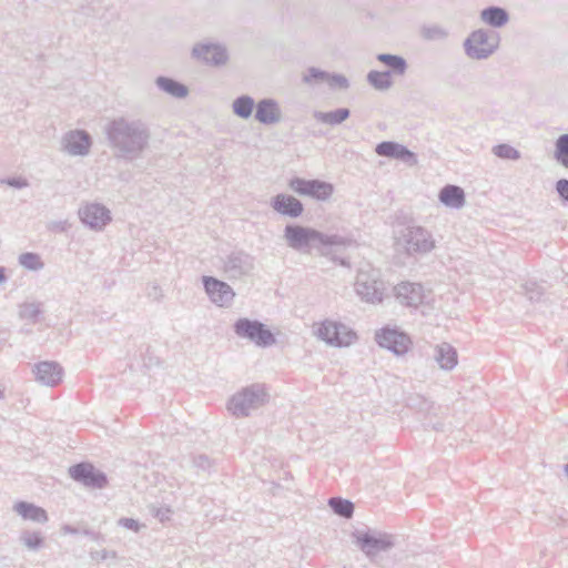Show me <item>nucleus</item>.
Returning a JSON list of instances; mask_svg holds the SVG:
<instances>
[{
    "instance_id": "nucleus-1",
    "label": "nucleus",
    "mask_w": 568,
    "mask_h": 568,
    "mask_svg": "<svg viewBox=\"0 0 568 568\" xmlns=\"http://www.w3.org/2000/svg\"><path fill=\"white\" fill-rule=\"evenodd\" d=\"M268 393L264 384L255 383L235 393L227 403L229 412L236 418L250 416L268 402Z\"/></svg>"
},
{
    "instance_id": "nucleus-2",
    "label": "nucleus",
    "mask_w": 568,
    "mask_h": 568,
    "mask_svg": "<svg viewBox=\"0 0 568 568\" xmlns=\"http://www.w3.org/2000/svg\"><path fill=\"white\" fill-rule=\"evenodd\" d=\"M354 286L356 294L365 303L379 304L384 300L386 284L382 278L379 270L372 267L368 270L361 268Z\"/></svg>"
},
{
    "instance_id": "nucleus-3",
    "label": "nucleus",
    "mask_w": 568,
    "mask_h": 568,
    "mask_svg": "<svg viewBox=\"0 0 568 568\" xmlns=\"http://www.w3.org/2000/svg\"><path fill=\"white\" fill-rule=\"evenodd\" d=\"M233 331L237 337L247 339L257 347L266 348L276 344L274 334L258 320L241 317L233 324Z\"/></svg>"
},
{
    "instance_id": "nucleus-4",
    "label": "nucleus",
    "mask_w": 568,
    "mask_h": 568,
    "mask_svg": "<svg viewBox=\"0 0 568 568\" xmlns=\"http://www.w3.org/2000/svg\"><path fill=\"white\" fill-rule=\"evenodd\" d=\"M315 336L329 346L346 347L356 339V333L347 325L332 320L321 322L314 329Z\"/></svg>"
},
{
    "instance_id": "nucleus-5",
    "label": "nucleus",
    "mask_w": 568,
    "mask_h": 568,
    "mask_svg": "<svg viewBox=\"0 0 568 568\" xmlns=\"http://www.w3.org/2000/svg\"><path fill=\"white\" fill-rule=\"evenodd\" d=\"M356 546L371 559L379 552H385L395 546L394 536L377 530L355 531L353 534Z\"/></svg>"
},
{
    "instance_id": "nucleus-6",
    "label": "nucleus",
    "mask_w": 568,
    "mask_h": 568,
    "mask_svg": "<svg viewBox=\"0 0 568 568\" xmlns=\"http://www.w3.org/2000/svg\"><path fill=\"white\" fill-rule=\"evenodd\" d=\"M223 272L229 278H241L247 276L254 270V257L246 251H227L221 257Z\"/></svg>"
},
{
    "instance_id": "nucleus-7",
    "label": "nucleus",
    "mask_w": 568,
    "mask_h": 568,
    "mask_svg": "<svg viewBox=\"0 0 568 568\" xmlns=\"http://www.w3.org/2000/svg\"><path fill=\"white\" fill-rule=\"evenodd\" d=\"M70 477L90 488H104L108 485L106 475L90 463H79L69 468Z\"/></svg>"
},
{
    "instance_id": "nucleus-8",
    "label": "nucleus",
    "mask_w": 568,
    "mask_h": 568,
    "mask_svg": "<svg viewBox=\"0 0 568 568\" xmlns=\"http://www.w3.org/2000/svg\"><path fill=\"white\" fill-rule=\"evenodd\" d=\"M202 282L204 291L213 304L220 307H229L232 305L235 293L226 282L220 281L213 276H203Z\"/></svg>"
},
{
    "instance_id": "nucleus-9",
    "label": "nucleus",
    "mask_w": 568,
    "mask_h": 568,
    "mask_svg": "<svg viewBox=\"0 0 568 568\" xmlns=\"http://www.w3.org/2000/svg\"><path fill=\"white\" fill-rule=\"evenodd\" d=\"M497 40L489 37L485 31H474L465 42V50L473 59H485L497 48Z\"/></svg>"
},
{
    "instance_id": "nucleus-10",
    "label": "nucleus",
    "mask_w": 568,
    "mask_h": 568,
    "mask_svg": "<svg viewBox=\"0 0 568 568\" xmlns=\"http://www.w3.org/2000/svg\"><path fill=\"white\" fill-rule=\"evenodd\" d=\"M375 339L377 344L393 352L395 355L405 354L410 345V338L403 332L392 328H382L376 333Z\"/></svg>"
},
{
    "instance_id": "nucleus-11",
    "label": "nucleus",
    "mask_w": 568,
    "mask_h": 568,
    "mask_svg": "<svg viewBox=\"0 0 568 568\" xmlns=\"http://www.w3.org/2000/svg\"><path fill=\"white\" fill-rule=\"evenodd\" d=\"M290 187L300 195L311 196L324 201L333 193V186L328 183L317 180L293 179Z\"/></svg>"
},
{
    "instance_id": "nucleus-12",
    "label": "nucleus",
    "mask_w": 568,
    "mask_h": 568,
    "mask_svg": "<svg viewBox=\"0 0 568 568\" xmlns=\"http://www.w3.org/2000/svg\"><path fill=\"white\" fill-rule=\"evenodd\" d=\"M395 300L403 306L417 307L424 302V287L419 283L400 282L394 286Z\"/></svg>"
},
{
    "instance_id": "nucleus-13",
    "label": "nucleus",
    "mask_w": 568,
    "mask_h": 568,
    "mask_svg": "<svg viewBox=\"0 0 568 568\" xmlns=\"http://www.w3.org/2000/svg\"><path fill=\"white\" fill-rule=\"evenodd\" d=\"M33 373L41 385L54 387L62 381L63 368L58 362L44 361L34 366Z\"/></svg>"
},
{
    "instance_id": "nucleus-14",
    "label": "nucleus",
    "mask_w": 568,
    "mask_h": 568,
    "mask_svg": "<svg viewBox=\"0 0 568 568\" xmlns=\"http://www.w3.org/2000/svg\"><path fill=\"white\" fill-rule=\"evenodd\" d=\"M81 220L92 229L101 230L110 221V212L99 204H88L80 211Z\"/></svg>"
},
{
    "instance_id": "nucleus-15",
    "label": "nucleus",
    "mask_w": 568,
    "mask_h": 568,
    "mask_svg": "<svg viewBox=\"0 0 568 568\" xmlns=\"http://www.w3.org/2000/svg\"><path fill=\"white\" fill-rule=\"evenodd\" d=\"M13 510L24 520L45 524L49 520L44 508L28 501H17Z\"/></svg>"
},
{
    "instance_id": "nucleus-16",
    "label": "nucleus",
    "mask_w": 568,
    "mask_h": 568,
    "mask_svg": "<svg viewBox=\"0 0 568 568\" xmlns=\"http://www.w3.org/2000/svg\"><path fill=\"white\" fill-rule=\"evenodd\" d=\"M434 358L444 371H452L458 363L456 348L446 342L436 345Z\"/></svg>"
},
{
    "instance_id": "nucleus-17",
    "label": "nucleus",
    "mask_w": 568,
    "mask_h": 568,
    "mask_svg": "<svg viewBox=\"0 0 568 568\" xmlns=\"http://www.w3.org/2000/svg\"><path fill=\"white\" fill-rule=\"evenodd\" d=\"M376 153L381 156L395 158L409 163H415L414 153L405 146L394 142H383L376 146Z\"/></svg>"
},
{
    "instance_id": "nucleus-18",
    "label": "nucleus",
    "mask_w": 568,
    "mask_h": 568,
    "mask_svg": "<svg viewBox=\"0 0 568 568\" xmlns=\"http://www.w3.org/2000/svg\"><path fill=\"white\" fill-rule=\"evenodd\" d=\"M273 207L281 214L298 216L303 212L302 203L291 195H277L273 200Z\"/></svg>"
},
{
    "instance_id": "nucleus-19",
    "label": "nucleus",
    "mask_w": 568,
    "mask_h": 568,
    "mask_svg": "<svg viewBox=\"0 0 568 568\" xmlns=\"http://www.w3.org/2000/svg\"><path fill=\"white\" fill-rule=\"evenodd\" d=\"M439 200L447 206L462 207L465 202L464 191L456 185H447L439 193Z\"/></svg>"
},
{
    "instance_id": "nucleus-20",
    "label": "nucleus",
    "mask_w": 568,
    "mask_h": 568,
    "mask_svg": "<svg viewBox=\"0 0 568 568\" xmlns=\"http://www.w3.org/2000/svg\"><path fill=\"white\" fill-rule=\"evenodd\" d=\"M256 119L263 123H273L280 118L277 104L273 101H262L256 109Z\"/></svg>"
},
{
    "instance_id": "nucleus-21",
    "label": "nucleus",
    "mask_w": 568,
    "mask_h": 568,
    "mask_svg": "<svg viewBox=\"0 0 568 568\" xmlns=\"http://www.w3.org/2000/svg\"><path fill=\"white\" fill-rule=\"evenodd\" d=\"M90 148V139L83 132H73L68 136L67 149L72 154H83Z\"/></svg>"
},
{
    "instance_id": "nucleus-22",
    "label": "nucleus",
    "mask_w": 568,
    "mask_h": 568,
    "mask_svg": "<svg viewBox=\"0 0 568 568\" xmlns=\"http://www.w3.org/2000/svg\"><path fill=\"white\" fill-rule=\"evenodd\" d=\"M328 506L334 511V514L343 517L345 519H349L354 514V504L342 497H332L328 499Z\"/></svg>"
},
{
    "instance_id": "nucleus-23",
    "label": "nucleus",
    "mask_w": 568,
    "mask_h": 568,
    "mask_svg": "<svg viewBox=\"0 0 568 568\" xmlns=\"http://www.w3.org/2000/svg\"><path fill=\"white\" fill-rule=\"evenodd\" d=\"M480 17L485 23L493 27H501L508 20L506 11L495 7L483 10Z\"/></svg>"
},
{
    "instance_id": "nucleus-24",
    "label": "nucleus",
    "mask_w": 568,
    "mask_h": 568,
    "mask_svg": "<svg viewBox=\"0 0 568 568\" xmlns=\"http://www.w3.org/2000/svg\"><path fill=\"white\" fill-rule=\"evenodd\" d=\"M521 293L530 301V302H541L542 297L546 294V287L536 281H527L521 284Z\"/></svg>"
},
{
    "instance_id": "nucleus-25",
    "label": "nucleus",
    "mask_w": 568,
    "mask_h": 568,
    "mask_svg": "<svg viewBox=\"0 0 568 568\" xmlns=\"http://www.w3.org/2000/svg\"><path fill=\"white\" fill-rule=\"evenodd\" d=\"M285 234L293 245L305 244L310 239L316 236L314 231L301 226H290L286 229Z\"/></svg>"
},
{
    "instance_id": "nucleus-26",
    "label": "nucleus",
    "mask_w": 568,
    "mask_h": 568,
    "mask_svg": "<svg viewBox=\"0 0 568 568\" xmlns=\"http://www.w3.org/2000/svg\"><path fill=\"white\" fill-rule=\"evenodd\" d=\"M20 540L30 550H39L44 544V538L40 531L24 530L20 535Z\"/></svg>"
},
{
    "instance_id": "nucleus-27",
    "label": "nucleus",
    "mask_w": 568,
    "mask_h": 568,
    "mask_svg": "<svg viewBox=\"0 0 568 568\" xmlns=\"http://www.w3.org/2000/svg\"><path fill=\"white\" fill-rule=\"evenodd\" d=\"M19 263L27 270L39 271L43 268L44 264L37 253L26 252L19 256Z\"/></svg>"
},
{
    "instance_id": "nucleus-28",
    "label": "nucleus",
    "mask_w": 568,
    "mask_h": 568,
    "mask_svg": "<svg viewBox=\"0 0 568 568\" xmlns=\"http://www.w3.org/2000/svg\"><path fill=\"white\" fill-rule=\"evenodd\" d=\"M378 61L393 69L395 72L403 74L406 69L405 60L398 55L392 54H379L377 57Z\"/></svg>"
},
{
    "instance_id": "nucleus-29",
    "label": "nucleus",
    "mask_w": 568,
    "mask_h": 568,
    "mask_svg": "<svg viewBox=\"0 0 568 568\" xmlns=\"http://www.w3.org/2000/svg\"><path fill=\"white\" fill-rule=\"evenodd\" d=\"M158 84L168 93L174 95V97H184L187 93V90L184 85L171 80L161 78L158 80Z\"/></svg>"
},
{
    "instance_id": "nucleus-30",
    "label": "nucleus",
    "mask_w": 568,
    "mask_h": 568,
    "mask_svg": "<svg viewBox=\"0 0 568 568\" xmlns=\"http://www.w3.org/2000/svg\"><path fill=\"white\" fill-rule=\"evenodd\" d=\"M41 314V304L40 303H24L20 306L19 316L22 320L31 321L36 323L39 315Z\"/></svg>"
},
{
    "instance_id": "nucleus-31",
    "label": "nucleus",
    "mask_w": 568,
    "mask_h": 568,
    "mask_svg": "<svg viewBox=\"0 0 568 568\" xmlns=\"http://www.w3.org/2000/svg\"><path fill=\"white\" fill-rule=\"evenodd\" d=\"M311 77L313 79H320V80L326 81L331 87H337V88H346L347 87V80L343 75H328L324 72L312 71Z\"/></svg>"
},
{
    "instance_id": "nucleus-32",
    "label": "nucleus",
    "mask_w": 568,
    "mask_h": 568,
    "mask_svg": "<svg viewBox=\"0 0 568 568\" xmlns=\"http://www.w3.org/2000/svg\"><path fill=\"white\" fill-rule=\"evenodd\" d=\"M556 159L568 168V134L561 135L556 142Z\"/></svg>"
},
{
    "instance_id": "nucleus-33",
    "label": "nucleus",
    "mask_w": 568,
    "mask_h": 568,
    "mask_svg": "<svg viewBox=\"0 0 568 568\" xmlns=\"http://www.w3.org/2000/svg\"><path fill=\"white\" fill-rule=\"evenodd\" d=\"M369 82L379 90L387 89L390 85V75L388 72L373 71L368 74Z\"/></svg>"
},
{
    "instance_id": "nucleus-34",
    "label": "nucleus",
    "mask_w": 568,
    "mask_h": 568,
    "mask_svg": "<svg viewBox=\"0 0 568 568\" xmlns=\"http://www.w3.org/2000/svg\"><path fill=\"white\" fill-rule=\"evenodd\" d=\"M233 108L237 115L247 118L251 115L253 110V100L246 97L240 98L234 102Z\"/></svg>"
},
{
    "instance_id": "nucleus-35",
    "label": "nucleus",
    "mask_w": 568,
    "mask_h": 568,
    "mask_svg": "<svg viewBox=\"0 0 568 568\" xmlns=\"http://www.w3.org/2000/svg\"><path fill=\"white\" fill-rule=\"evenodd\" d=\"M349 115L347 109H338L334 112H327L322 115V120L328 124H337L346 120Z\"/></svg>"
},
{
    "instance_id": "nucleus-36",
    "label": "nucleus",
    "mask_w": 568,
    "mask_h": 568,
    "mask_svg": "<svg viewBox=\"0 0 568 568\" xmlns=\"http://www.w3.org/2000/svg\"><path fill=\"white\" fill-rule=\"evenodd\" d=\"M494 153L503 159L515 160L519 158V153L516 149L508 144H500L494 149Z\"/></svg>"
},
{
    "instance_id": "nucleus-37",
    "label": "nucleus",
    "mask_w": 568,
    "mask_h": 568,
    "mask_svg": "<svg viewBox=\"0 0 568 568\" xmlns=\"http://www.w3.org/2000/svg\"><path fill=\"white\" fill-rule=\"evenodd\" d=\"M116 557L118 554L115 550L102 549L90 552V558L97 562L104 561L108 559H115Z\"/></svg>"
},
{
    "instance_id": "nucleus-38",
    "label": "nucleus",
    "mask_w": 568,
    "mask_h": 568,
    "mask_svg": "<svg viewBox=\"0 0 568 568\" xmlns=\"http://www.w3.org/2000/svg\"><path fill=\"white\" fill-rule=\"evenodd\" d=\"M204 51H205L204 52L205 59H210V57H212V59H214L215 63H220L225 60V54H224L223 50H221L216 45H207L204 48Z\"/></svg>"
},
{
    "instance_id": "nucleus-39",
    "label": "nucleus",
    "mask_w": 568,
    "mask_h": 568,
    "mask_svg": "<svg viewBox=\"0 0 568 568\" xmlns=\"http://www.w3.org/2000/svg\"><path fill=\"white\" fill-rule=\"evenodd\" d=\"M118 525L134 532H138L141 528V525L138 520L128 517L120 518L118 520Z\"/></svg>"
},
{
    "instance_id": "nucleus-40",
    "label": "nucleus",
    "mask_w": 568,
    "mask_h": 568,
    "mask_svg": "<svg viewBox=\"0 0 568 568\" xmlns=\"http://www.w3.org/2000/svg\"><path fill=\"white\" fill-rule=\"evenodd\" d=\"M322 255L332 260L335 263H338L341 266L351 267L349 261L346 257H338L336 255V251H321Z\"/></svg>"
},
{
    "instance_id": "nucleus-41",
    "label": "nucleus",
    "mask_w": 568,
    "mask_h": 568,
    "mask_svg": "<svg viewBox=\"0 0 568 568\" xmlns=\"http://www.w3.org/2000/svg\"><path fill=\"white\" fill-rule=\"evenodd\" d=\"M193 465L201 470H207L211 467V460L206 455H199L193 458Z\"/></svg>"
},
{
    "instance_id": "nucleus-42",
    "label": "nucleus",
    "mask_w": 568,
    "mask_h": 568,
    "mask_svg": "<svg viewBox=\"0 0 568 568\" xmlns=\"http://www.w3.org/2000/svg\"><path fill=\"white\" fill-rule=\"evenodd\" d=\"M395 258L397 260L396 263L405 266V265L412 263L414 257L412 255V251L405 250V251H398V254L396 255Z\"/></svg>"
},
{
    "instance_id": "nucleus-43",
    "label": "nucleus",
    "mask_w": 568,
    "mask_h": 568,
    "mask_svg": "<svg viewBox=\"0 0 568 568\" xmlns=\"http://www.w3.org/2000/svg\"><path fill=\"white\" fill-rule=\"evenodd\" d=\"M557 191L562 199L568 201V180H559L557 182Z\"/></svg>"
},
{
    "instance_id": "nucleus-44",
    "label": "nucleus",
    "mask_w": 568,
    "mask_h": 568,
    "mask_svg": "<svg viewBox=\"0 0 568 568\" xmlns=\"http://www.w3.org/2000/svg\"><path fill=\"white\" fill-rule=\"evenodd\" d=\"M82 534L84 536H88L93 541H97V542L104 541V537L100 532H95V531H92L90 529H83Z\"/></svg>"
},
{
    "instance_id": "nucleus-45",
    "label": "nucleus",
    "mask_w": 568,
    "mask_h": 568,
    "mask_svg": "<svg viewBox=\"0 0 568 568\" xmlns=\"http://www.w3.org/2000/svg\"><path fill=\"white\" fill-rule=\"evenodd\" d=\"M62 532L65 534V535H78L81 531L78 528H75V527H73L71 525H64L62 527Z\"/></svg>"
},
{
    "instance_id": "nucleus-46",
    "label": "nucleus",
    "mask_w": 568,
    "mask_h": 568,
    "mask_svg": "<svg viewBox=\"0 0 568 568\" xmlns=\"http://www.w3.org/2000/svg\"><path fill=\"white\" fill-rule=\"evenodd\" d=\"M10 185H14L17 187H22V186H26L27 185V181L23 180V179H19L18 181H9L8 182Z\"/></svg>"
},
{
    "instance_id": "nucleus-47",
    "label": "nucleus",
    "mask_w": 568,
    "mask_h": 568,
    "mask_svg": "<svg viewBox=\"0 0 568 568\" xmlns=\"http://www.w3.org/2000/svg\"><path fill=\"white\" fill-rule=\"evenodd\" d=\"M7 281L6 267L0 266V284Z\"/></svg>"
},
{
    "instance_id": "nucleus-48",
    "label": "nucleus",
    "mask_w": 568,
    "mask_h": 568,
    "mask_svg": "<svg viewBox=\"0 0 568 568\" xmlns=\"http://www.w3.org/2000/svg\"><path fill=\"white\" fill-rule=\"evenodd\" d=\"M4 397V390L2 388H0V399H2Z\"/></svg>"
}]
</instances>
